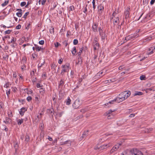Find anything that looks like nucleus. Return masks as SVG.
Here are the masks:
<instances>
[{"label":"nucleus","mask_w":155,"mask_h":155,"mask_svg":"<svg viewBox=\"0 0 155 155\" xmlns=\"http://www.w3.org/2000/svg\"><path fill=\"white\" fill-rule=\"evenodd\" d=\"M131 92L130 91H126L121 92L119 94L116 98L117 103H120L127 99L130 95Z\"/></svg>","instance_id":"nucleus-1"},{"label":"nucleus","mask_w":155,"mask_h":155,"mask_svg":"<svg viewBox=\"0 0 155 155\" xmlns=\"http://www.w3.org/2000/svg\"><path fill=\"white\" fill-rule=\"evenodd\" d=\"M139 36V35L138 34H133L129 35L125 38V39L124 40L123 42V43H121V44H122L123 43L126 42L127 41L131 39L136 38L138 37Z\"/></svg>","instance_id":"nucleus-2"},{"label":"nucleus","mask_w":155,"mask_h":155,"mask_svg":"<svg viewBox=\"0 0 155 155\" xmlns=\"http://www.w3.org/2000/svg\"><path fill=\"white\" fill-rule=\"evenodd\" d=\"M82 102L79 99H77L73 103L72 106L75 109H77L81 105Z\"/></svg>","instance_id":"nucleus-3"},{"label":"nucleus","mask_w":155,"mask_h":155,"mask_svg":"<svg viewBox=\"0 0 155 155\" xmlns=\"http://www.w3.org/2000/svg\"><path fill=\"white\" fill-rule=\"evenodd\" d=\"M69 64H66L64 65H62L61 66L62 68V70L61 72V74L62 75H63L64 74V73L66 72H68V71L69 69Z\"/></svg>","instance_id":"nucleus-4"},{"label":"nucleus","mask_w":155,"mask_h":155,"mask_svg":"<svg viewBox=\"0 0 155 155\" xmlns=\"http://www.w3.org/2000/svg\"><path fill=\"white\" fill-rule=\"evenodd\" d=\"M130 152L132 155H143L141 151L137 149H133L130 150Z\"/></svg>","instance_id":"nucleus-5"},{"label":"nucleus","mask_w":155,"mask_h":155,"mask_svg":"<svg viewBox=\"0 0 155 155\" xmlns=\"http://www.w3.org/2000/svg\"><path fill=\"white\" fill-rule=\"evenodd\" d=\"M116 14V12H114L113 13L112 15L113 16L114 18L113 19V24L114 25H117V24L118 25L119 23V18L118 17H115V14Z\"/></svg>","instance_id":"nucleus-6"},{"label":"nucleus","mask_w":155,"mask_h":155,"mask_svg":"<svg viewBox=\"0 0 155 155\" xmlns=\"http://www.w3.org/2000/svg\"><path fill=\"white\" fill-rule=\"evenodd\" d=\"M121 144V143H117L111 149L110 152L111 153H113L114 151H116L119 148Z\"/></svg>","instance_id":"nucleus-7"},{"label":"nucleus","mask_w":155,"mask_h":155,"mask_svg":"<svg viewBox=\"0 0 155 155\" xmlns=\"http://www.w3.org/2000/svg\"><path fill=\"white\" fill-rule=\"evenodd\" d=\"M130 8L129 7L127 8L124 12V15L125 18L127 19L129 17Z\"/></svg>","instance_id":"nucleus-8"},{"label":"nucleus","mask_w":155,"mask_h":155,"mask_svg":"<svg viewBox=\"0 0 155 155\" xmlns=\"http://www.w3.org/2000/svg\"><path fill=\"white\" fill-rule=\"evenodd\" d=\"M153 39L152 37L149 36L146 38L145 39L142 40L143 42H148Z\"/></svg>","instance_id":"nucleus-9"},{"label":"nucleus","mask_w":155,"mask_h":155,"mask_svg":"<svg viewBox=\"0 0 155 155\" xmlns=\"http://www.w3.org/2000/svg\"><path fill=\"white\" fill-rule=\"evenodd\" d=\"M27 109L26 108L24 107H23L21 108L20 109V110L19 111V114L23 116L24 114V113L26 111H27Z\"/></svg>","instance_id":"nucleus-10"},{"label":"nucleus","mask_w":155,"mask_h":155,"mask_svg":"<svg viewBox=\"0 0 155 155\" xmlns=\"http://www.w3.org/2000/svg\"><path fill=\"white\" fill-rule=\"evenodd\" d=\"M12 122V120L8 117H6L5 120L3 121V122L6 124H10Z\"/></svg>","instance_id":"nucleus-11"},{"label":"nucleus","mask_w":155,"mask_h":155,"mask_svg":"<svg viewBox=\"0 0 155 155\" xmlns=\"http://www.w3.org/2000/svg\"><path fill=\"white\" fill-rule=\"evenodd\" d=\"M97 23L94 24L92 26V29L94 32H97Z\"/></svg>","instance_id":"nucleus-12"},{"label":"nucleus","mask_w":155,"mask_h":155,"mask_svg":"<svg viewBox=\"0 0 155 155\" xmlns=\"http://www.w3.org/2000/svg\"><path fill=\"white\" fill-rule=\"evenodd\" d=\"M88 130L84 132L82 134V136L80 138V139L82 140L83 138L85 137L86 136H87L88 135Z\"/></svg>","instance_id":"nucleus-13"},{"label":"nucleus","mask_w":155,"mask_h":155,"mask_svg":"<svg viewBox=\"0 0 155 155\" xmlns=\"http://www.w3.org/2000/svg\"><path fill=\"white\" fill-rule=\"evenodd\" d=\"M42 63H40L41 61H40V63L38 64V69H40V68L45 63V61L44 60H42Z\"/></svg>","instance_id":"nucleus-14"},{"label":"nucleus","mask_w":155,"mask_h":155,"mask_svg":"<svg viewBox=\"0 0 155 155\" xmlns=\"http://www.w3.org/2000/svg\"><path fill=\"white\" fill-rule=\"evenodd\" d=\"M110 146V144H104L102 146H101V149H104L107 148V147H109Z\"/></svg>","instance_id":"nucleus-15"},{"label":"nucleus","mask_w":155,"mask_h":155,"mask_svg":"<svg viewBox=\"0 0 155 155\" xmlns=\"http://www.w3.org/2000/svg\"><path fill=\"white\" fill-rule=\"evenodd\" d=\"M143 94V93L140 91H136L134 94V96L137 95H141Z\"/></svg>","instance_id":"nucleus-16"},{"label":"nucleus","mask_w":155,"mask_h":155,"mask_svg":"<svg viewBox=\"0 0 155 155\" xmlns=\"http://www.w3.org/2000/svg\"><path fill=\"white\" fill-rule=\"evenodd\" d=\"M71 141L70 140H67L66 141L64 142L62 144L63 145V144H68V146H70L71 145Z\"/></svg>","instance_id":"nucleus-17"},{"label":"nucleus","mask_w":155,"mask_h":155,"mask_svg":"<svg viewBox=\"0 0 155 155\" xmlns=\"http://www.w3.org/2000/svg\"><path fill=\"white\" fill-rule=\"evenodd\" d=\"M116 110H110L108 111H107L104 114L105 115H107L108 114H111L112 112L115 111Z\"/></svg>","instance_id":"nucleus-18"},{"label":"nucleus","mask_w":155,"mask_h":155,"mask_svg":"<svg viewBox=\"0 0 155 155\" xmlns=\"http://www.w3.org/2000/svg\"><path fill=\"white\" fill-rule=\"evenodd\" d=\"M97 8L99 10L102 11L103 10L104 7L103 5H100L97 6Z\"/></svg>","instance_id":"nucleus-19"},{"label":"nucleus","mask_w":155,"mask_h":155,"mask_svg":"<svg viewBox=\"0 0 155 155\" xmlns=\"http://www.w3.org/2000/svg\"><path fill=\"white\" fill-rule=\"evenodd\" d=\"M115 102H117V101L116 100V98L114 99L113 100L111 101H110L108 103H107L105 104V105H108L109 104H113Z\"/></svg>","instance_id":"nucleus-20"},{"label":"nucleus","mask_w":155,"mask_h":155,"mask_svg":"<svg viewBox=\"0 0 155 155\" xmlns=\"http://www.w3.org/2000/svg\"><path fill=\"white\" fill-rule=\"evenodd\" d=\"M100 35L101 36L102 40L103 41H104L106 37L105 34L103 33V34H101V35Z\"/></svg>","instance_id":"nucleus-21"},{"label":"nucleus","mask_w":155,"mask_h":155,"mask_svg":"<svg viewBox=\"0 0 155 155\" xmlns=\"http://www.w3.org/2000/svg\"><path fill=\"white\" fill-rule=\"evenodd\" d=\"M71 102V100L70 99L69 97H68L67 98V100H66V104L67 105H69L70 104Z\"/></svg>","instance_id":"nucleus-22"},{"label":"nucleus","mask_w":155,"mask_h":155,"mask_svg":"<svg viewBox=\"0 0 155 155\" xmlns=\"http://www.w3.org/2000/svg\"><path fill=\"white\" fill-rule=\"evenodd\" d=\"M23 121V119H18L17 120V124L18 125H20Z\"/></svg>","instance_id":"nucleus-23"},{"label":"nucleus","mask_w":155,"mask_h":155,"mask_svg":"<svg viewBox=\"0 0 155 155\" xmlns=\"http://www.w3.org/2000/svg\"><path fill=\"white\" fill-rule=\"evenodd\" d=\"M71 52L72 54L73 55H74L76 53V48L75 47H74L72 49V50L71 51Z\"/></svg>","instance_id":"nucleus-24"},{"label":"nucleus","mask_w":155,"mask_h":155,"mask_svg":"<svg viewBox=\"0 0 155 155\" xmlns=\"http://www.w3.org/2000/svg\"><path fill=\"white\" fill-rule=\"evenodd\" d=\"M35 48L37 51H40L41 50H43V48H41V47H40L38 45L35 46Z\"/></svg>","instance_id":"nucleus-25"},{"label":"nucleus","mask_w":155,"mask_h":155,"mask_svg":"<svg viewBox=\"0 0 155 155\" xmlns=\"http://www.w3.org/2000/svg\"><path fill=\"white\" fill-rule=\"evenodd\" d=\"M153 130V128H147L145 129V132L147 133H150Z\"/></svg>","instance_id":"nucleus-26"},{"label":"nucleus","mask_w":155,"mask_h":155,"mask_svg":"<svg viewBox=\"0 0 155 155\" xmlns=\"http://www.w3.org/2000/svg\"><path fill=\"white\" fill-rule=\"evenodd\" d=\"M98 31H99V35H101L103 33V28L101 27L98 28Z\"/></svg>","instance_id":"nucleus-27"},{"label":"nucleus","mask_w":155,"mask_h":155,"mask_svg":"<svg viewBox=\"0 0 155 155\" xmlns=\"http://www.w3.org/2000/svg\"><path fill=\"white\" fill-rule=\"evenodd\" d=\"M92 3L93 4V10L94 11L95 9L96 6V5H95V0H93Z\"/></svg>","instance_id":"nucleus-28"},{"label":"nucleus","mask_w":155,"mask_h":155,"mask_svg":"<svg viewBox=\"0 0 155 155\" xmlns=\"http://www.w3.org/2000/svg\"><path fill=\"white\" fill-rule=\"evenodd\" d=\"M8 3V1H5L2 4V7H4L6 6L7 5Z\"/></svg>","instance_id":"nucleus-29"},{"label":"nucleus","mask_w":155,"mask_h":155,"mask_svg":"<svg viewBox=\"0 0 155 155\" xmlns=\"http://www.w3.org/2000/svg\"><path fill=\"white\" fill-rule=\"evenodd\" d=\"M30 140V137L29 135H27L25 137V141L28 142Z\"/></svg>","instance_id":"nucleus-30"},{"label":"nucleus","mask_w":155,"mask_h":155,"mask_svg":"<svg viewBox=\"0 0 155 155\" xmlns=\"http://www.w3.org/2000/svg\"><path fill=\"white\" fill-rule=\"evenodd\" d=\"M26 62V59L25 57H23L22 58L21 60V63H23V64H24Z\"/></svg>","instance_id":"nucleus-31"},{"label":"nucleus","mask_w":155,"mask_h":155,"mask_svg":"<svg viewBox=\"0 0 155 155\" xmlns=\"http://www.w3.org/2000/svg\"><path fill=\"white\" fill-rule=\"evenodd\" d=\"M83 48L82 47L80 48V50L78 52V56H80L81 54V53L82 52V50L83 49Z\"/></svg>","instance_id":"nucleus-32"},{"label":"nucleus","mask_w":155,"mask_h":155,"mask_svg":"<svg viewBox=\"0 0 155 155\" xmlns=\"http://www.w3.org/2000/svg\"><path fill=\"white\" fill-rule=\"evenodd\" d=\"M6 94L7 95L8 97H9V95L10 94V89H9L8 90H7L6 91Z\"/></svg>","instance_id":"nucleus-33"},{"label":"nucleus","mask_w":155,"mask_h":155,"mask_svg":"<svg viewBox=\"0 0 155 155\" xmlns=\"http://www.w3.org/2000/svg\"><path fill=\"white\" fill-rule=\"evenodd\" d=\"M88 110V109L87 108H85L84 109H82L81 110V112L82 113H84L87 110Z\"/></svg>","instance_id":"nucleus-34"},{"label":"nucleus","mask_w":155,"mask_h":155,"mask_svg":"<svg viewBox=\"0 0 155 155\" xmlns=\"http://www.w3.org/2000/svg\"><path fill=\"white\" fill-rule=\"evenodd\" d=\"M22 12H18L16 13V15L19 17H20L21 16Z\"/></svg>","instance_id":"nucleus-35"},{"label":"nucleus","mask_w":155,"mask_h":155,"mask_svg":"<svg viewBox=\"0 0 155 155\" xmlns=\"http://www.w3.org/2000/svg\"><path fill=\"white\" fill-rule=\"evenodd\" d=\"M10 85L9 83L8 82L6 83V84L4 85V87L8 88L9 87Z\"/></svg>","instance_id":"nucleus-36"},{"label":"nucleus","mask_w":155,"mask_h":155,"mask_svg":"<svg viewBox=\"0 0 155 155\" xmlns=\"http://www.w3.org/2000/svg\"><path fill=\"white\" fill-rule=\"evenodd\" d=\"M29 14V12H27L25 13L23 17V18H25V19L27 16Z\"/></svg>","instance_id":"nucleus-37"},{"label":"nucleus","mask_w":155,"mask_h":155,"mask_svg":"<svg viewBox=\"0 0 155 155\" xmlns=\"http://www.w3.org/2000/svg\"><path fill=\"white\" fill-rule=\"evenodd\" d=\"M64 84V81L62 79H61L60 81L59 84V86H62Z\"/></svg>","instance_id":"nucleus-38"},{"label":"nucleus","mask_w":155,"mask_h":155,"mask_svg":"<svg viewBox=\"0 0 155 155\" xmlns=\"http://www.w3.org/2000/svg\"><path fill=\"white\" fill-rule=\"evenodd\" d=\"M50 32L51 34H54V28H52L50 29Z\"/></svg>","instance_id":"nucleus-39"},{"label":"nucleus","mask_w":155,"mask_h":155,"mask_svg":"<svg viewBox=\"0 0 155 155\" xmlns=\"http://www.w3.org/2000/svg\"><path fill=\"white\" fill-rule=\"evenodd\" d=\"M78 43V41L77 39H75L73 41V44L74 45H77Z\"/></svg>","instance_id":"nucleus-40"},{"label":"nucleus","mask_w":155,"mask_h":155,"mask_svg":"<svg viewBox=\"0 0 155 155\" xmlns=\"http://www.w3.org/2000/svg\"><path fill=\"white\" fill-rule=\"evenodd\" d=\"M26 4V3L25 2H23L21 3L20 5L21 7H23Z\"/></svg>","instance_id":"nucleus-41"},{"label":"nucleus","mask_w":155,"mask_h":155,"mask_svg":"<svg viewBox=\"0 0 155 155\" xmlns=\"http://www.w3.org/2000/svg\"><path fill=\"white\" fill-rule=\"evenodd\" d=\"M145 78V76L144 75H142L140 76V79L141 80H144Z\"/></svg>","instance_id":"nucleus-42"},{"label":"nucleus","mask_w":155,"mask_h":155,"mask_svg":"<svg viewBox=\"0 0 155 155\" xmlns=\"http://www.w3.org/2000/svg\"><path fill=\"white\" fill-rule=\"evenodd\" d=\"M12 31L11 30H7V31H5V34H9L10 33L11 31Z\"/></svg>","instance_id":"nucleus-43"},{"label":"nucleus","mask_w":155,"mask_h":155,"mask_svg":"<svg viewBox=\"0 0 155 155\" xmlns=\"http://www.w3.org/2000/svg\"><path fill=\"white\" fill-rule=\"evenodd\" d=\"M39 43L40 45H43L44 43V41L43 40H41L39 41Z\"/></svg>","instance_id":"nucleus-44"},{"label":"nucleus","mask_w":155,"mask_h":155,"mask_svg":"<svg viewBox=\"0 0 155 155\" xmlns=\"http://www.w3.org/2000/svg\"><path fill=\"white\" fill-rule=\"evenodd\" d=\"M32 98L31 96H28L27 98V100L28 101H30L31 100Z\"/></svg>","instance_id":"nucleus-45"},{"label":"nucleus","mask_w":155,"mask_h":155,"mask_svg":"<svg viewBox=\"0 0 155 155\" xmlns=\"http://www.w3.org/2000/svg\"><path fill=\"white\" fill-rule=\"evenodd\" d=\"M21 25H18L16 27V29H19L21 28Z\"/></svg>","instance_id":"nucleus-46"},{"label":"nucleus","mask_w":155,"mask_h":155,"mask_svg":"<svg viewBox=\"0 0 155 155\" xmlns=\"http://www.w3.org/2000/svg\"><path fill=\"white\" fill-rule=\"evenodd\" d=\"M74 9V7L73 6H70L69 8V11H73Z\"/></svg>","instance_id":"nucleus-47"},{"label":"nucleus","mask_w":155,"mask_h":155,"mask_svg":"<svg viewBox=\"0 0 155 155\" xmlns=\"http://www.w3.org/2000/svg\"><path fill=\"white\" fill-rule=\"evenodd\" d=\"M64 112L63 111H62L61 112H60L58 114V116L59 117H61L62 116V114H64Z\"/></svg>","instance_id":"nucleus-48"},{"label":"nucleus","mask_w":155,"mask_h":155,"mask_svg":"<svg viewBox=\"0 0 155 155\" xmlns=\"http://www.w3.org/2000/svg\"><path fill=\"white\" fill-rule=\"evenodd\" d=\"M63 60L62 58L59 59L58 61V63L59 64H61Z\"/></svg>","instance_id":"nucleus-49"},{"label":"nucleus","mask_w":155,"mask_h":155,"mask_svg":"<svg viewBox=\"0 0 155 155\" xmlns=\"http://www.w3.org/2000/svg\"><path fill=\"white\" fill-rule=\"evenodd\" d=\"M115 79L114 78H113L110 80H109V81L110 82V83L111 82H114V81H115Z\"/></svg>","instance_id":"nucleus-50"},{"label":"nucleus","mask_w":155,"mask_h":155,"mask_svg":"<svg viewBox=\"0 0 155 155\" xmlns=\"http://www.w3.org/2000/svg\"><path fill=\"white\" fill-rule=\"evenodd\" d=\"M26 67V66L24 64H23V65L21 66V69L22 70H23Z\"/></svg>","instance_id":"nucleus-51"},{"label":"nucleus","mask_w":155,"mask_h":155,"mask_svg":"<svg viewBox=\"0 0 155 155\" xmlns=\"http://www.w3.org/2000/svg\"><path fill=\"white\" fill-rule=\"evenodd\" d=\"M8 116L10 117H11L12 116V113L11 111H10L9 112H8Z\"/></svg>","instance_id":"nucleus-52"},{"label":"nucleus","mask_w":155,"mask_h":155,"mask_svg":"<svg viewBox=\"0 0 155 155\" xmlns=\"http://www.w3.org/2000/svg\"><path fill=\"white\" fill-rule=\"evenodd\" d=\"M55 45V46L57 48L59 46V45H60V44L58 42H56V43L54 44Z\"/></svg>","instance_id":"nucleus-53"},{"label":"nucleus","mask_w":155,"mask_h":155,"mask_svg":"<svg viewBox=\"0 0 155 155\" xmlns=\"http://www.w3.org/2000/svg\"><path fill=\"white\" fill-rule=\"evenodd\" d=\"M87 5H86V7H85V8H84V10L83 11V12L85 13H86V12H87Z\"/></svg>","instance_id":"nucleus-54"},{"label":"nucleus","mask_w":155,"mask_h":155,"mask_svg":"<svg viewBox=\"0 0 155 155\" xmlns=\"http://www.w3.org/2000/svg\"><path fill=\"white\" fill-rule=\"evenodd\" d=\"M150 15L147 14L146 15V17L144 18V19L145 18L149 19V18L150 17Z\"/></svg>","instance_id":"nucleus-55"},{"label":"nucleus","mask_w":155,"mask_h":155,"mask_svg":"<svg viewBox=\"0 0 155 155\" xmlns=\"http://www.w3.org/2000/svg\"><path fill=\"white\" fill-rule=\"evenodd\" d=\"M143 3L144 5L146 4H147L148 2L147 0H143Z\"/></svg>","instance_id":"nucleus-56"},{"label":"nucleus","mask_w":155,"mask_h":155,"mask_svg":"<svg viewBox=\"0 0 155 155\" xmlns=\"http://www.w3.org/2000/svg\"><path fill=\"white\" fill-rule=\"evenodd\" d=\"M135 116V114H131L130 115L129 117H134Z\"/></svg>","instance_id":"nucleus-57"},{"label":"nucleus","mask_w":155,"mask_h":155,"mask_svg":"<svg viewBox=\"0 0 155 155\" xmlns=\"http://www.w3.org/2000/svg\"><path fill=\"white\" fill-rule=\"evenodd\" d=\"M10 38V37L8 36H5L4 37H3L2 38V39L3 41H5V39L7 38Z\"/></svg>","instance_id":"nucleus-58"},{"label":"nucleus","mask_w":155,"mask_h":155,"mask_svg":"<svg viewBox=\"0 0 155 155\" xmlns=\"http://www.w3.org/2000/svg\"><path fill=\"white\" fill-rule=\"evenodd\" d=\"M81 60V57L80 56H79L78 58V63H76L77 64H79L80 62V60Z\"/></svg>","instance_id":"nucleus-59"},{"label":"nucleus","mask_w":155,"mask_h":155,"mask_svg":"<svg viewBox=\"0 0 155 155\" xmlns=\"http://www.w3.org/2000/svg\"><path fill=\"white\" fill-rule=\"evenodd\" d=\"M46 0H42L41 2V4L42 5H44L46 2Z\"/></svg>","instance_id":"nucleus-60"},{"label":"nucleus","mask_w":155,"mask_h":155,"mask_svg":"<svg viewBox=\"0 0 155 155\" xmlns=\"http://www.w3.org/2000/svg\"><path fill=\"white\" fill-rule=\"evenodd\" d=\"M3 126L4 127V128H4L6 132L8 130V129L7 127L5 125H3Z\"/></svg>","instance_id":"nucleus-61"},{"label":"nucleus","mask_w":155,"mask_h":155,"mask_svg":"<svg viewBox=\"0 0 155 155\" xmlns=\"http://www.w3.org/2000/svg\"><path fill=\"white\" fill-rule=\"evenodd\" d=\"M16 11L18 12H22V10L21 9H17Z\"/></svg>","instance_id":"nucleus-62"},{"label":"nucleus","mask_w":155,"mask_h":155,"mask_svg":"<svg viewBox=\"0 0 155 155\" xmlns=\"http://www.w3.org/2000/svg\"><path fill=\"white\" fill-rule=\"evenodd\" d=\"M124 68V67L123 65L120 66L119 68V70H121V69H123V68Z\"/></svg>","instance_id":"nucleus-63"},{"label":"nucleus","mask_w":155,"mask_h":155,"mask_svg":"<svg viewBox=\"0 0 155 155\" xmlns=\"http://www.w3.org/2000/svg\"><path fill=\"white\" fill-rule=\"evenodd\" d=\"M155 2V0H151L150 1V4L151 5H153L154 4Z\"/></svg>","instance_id":"nucleus-64"}]
</instances>
